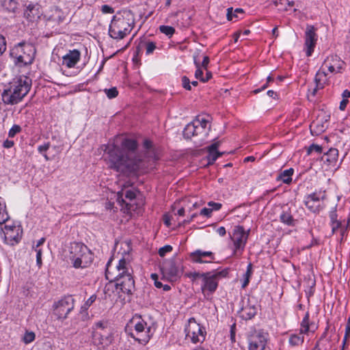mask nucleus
I'll use <instances>...</instances> for the list:
<instances>
[{
	"instance_id": "f257e3e1",
	"label": "nucleus",
	"mask_w": 350,
	"mask_h": 350,
	"mask_svg": "<svg viewBox=\"0 0 350 350\" xmlns=\"http://www.w3.org/2000/svg\"><path fill=\"white\" fill-rule=\"evenodd\" d=\"M116 140V143L120 142V146L113 143L105 149V161L109 167L122 174L135 172L141 161L137 155V141L124 137H117Z\"/></svg>"
},
{
	"instance_id": "f03ea898",
	"label": "nucleus",
	"mask_w": 350,
	"mask_h": 350,
	"mask_svg": "<svg viewBox=\"0 0 350 350\" xmlns=\"http://www.w3.org/2000/svg\"><path fill=\"white\" fill-rule=\"evenodd\" d=\"M133 269L129 260L124 258L119 260L116 267L112 268L111 260L107 264L105 276L110 282L115 281L117 288L126 295H131L135 289Z\"/></svg>"
},
{
	"instance_id": "7ed1b4c3",
	"label": "nucleus",
	"mask_w": 350,
	"mask_h": 350,
	"mask_svg": "<svg viewBox=\"0 0 350 350\" xmlns=\"http://www.w3.org/2000/svg\"><path fill=\"white\" fill-rule=\"evenodd\" d=\"M135 16L130 10L115 14L110 23L109 35L114 40H122L130 34L135 26Z\"/></svg>"
},
{
	"instance_id": "20e7f679",
	"label": "nucleus",
	"mask_w": 350,
	"mask_h": 350,
	"mask_svg": "<svg viewBox=\"0 0 350 350\" xmlns=\"http://www.w3.org/2000/svg\"><path fill=\"white\" fill-rule=\"evenodd\" d=\"M68 258L75 269H86L93 263L94 253L87 245L81 242L70 243Z\"/></svg>"
},
{
	"instance_id": "39448f33",
	"label": "nucleus",
	"mask_w": 350,
	"mask_h": 350,
	"mask_svg": "<svg viewBox=\"0 0 350 350\" xmlns=\"http://www.w3.org/2000/svg\"><path fill=\"white\" fill-rule=\"evenodd\" d=\"M30 88L31 83L27 78L18 79L9 89L4 90L2 94L3 100L7 104H17L27 94Z\"/></svg>"
},
{
	"instance_id": "423d86ee",
	"label": "nucleus",
	"mask_w": 350,
	"mask_h": 350,
	"mask_svg": "<svg viewBox=\"0 0 350 350\" xmlns=\"http://www.w3.org/2000/svg\"><path fill=\"white\" fill-rule=\"evenodd\" d=\"M35 47L29 43L21 42L14 46L10 55L15 59V63L19 66L31 64L35 57Z\"/></svg>"
},
{
	"instance_id": "0eeeda50",
	"label": "nucleus",
	"mask_w": 350,
	"mask_h": 350,
	"mask_svg": "<svg viewBox=\"0 0 350 350\" xmlns=\"http://www.w3.org/2000/svg\"><path fill=\"white\" fill-rule=\"evenodd\" d=\"M186 338L193 344L202 342L205 340L206 332L205 328L197 323L195 318L188 320V324L185 329Z\"/></svg>"
},
{
	"instance_id": "6e6552de",
	"label": "nucleus",
	"mask_w": 350,
	"mask_h": 350,
	"mask_svg": "<svg viewBox=\"0 0 350 350\" xmlns=\"http://www.w3.org/2000/svg\"><path fill=\"white\" fill-rule=\"evenodd\" d=\"M75 300L72 296L64 297L53 305V313L58 319H65L74 308Z\"/></svg>"
},
{
	"instance_id": "1a4fd4ad",
	"label": "nucleus",
	"mask_w": 350,
	"mask_h": 350,
	"mask_svg": "<svg viewBox=\"0 0 350 350\" xmlns=\"http://www.w3.org/2000/svg\"><path fill=\"white\" fill-rule=\"evenodd\" d=\"M268 336V333L262 329L252 332L248 336V350H265Z\"/></svg>"
},
{
	"instance_id": "9d476101",
	"label": "nucleus",
	"mask_w": 350,
	"mask_h": 350,
	"mask_svg": "<svg viewBox=\"0 0 350 350\" xmlns=\"http://www.w3.org/2000/svg\"><path fill=\"white\" fill-rule=\"evenodd\" d=\"M135 331L136 336L133 335V337L142 345H146L154 334L152 327L148 326L147 323L142 319L135 323Z\"/></svg>"
},
{
	"instance_id": "9b49d317",
	"label": "nucleus",
	"mask_w": 350,
	"mask_h": 350,
	"mask_svg": "<svg viewBox=\"0 0 350 350\" xmlns=\"http://www.w3.org/2000/svg\"><path fill=\"white\" fill-rule=\"evenodd\" d=\"M230 238L233 243L232 253L235 254L239 251H243L247 243L248 234L245 232L242 226H236L232 233H230Z\"/></svg>"
},
{
	"instance_id": "f8f14e48",
	"label": "nucleus",
	"mask_w": 350,
	"mask_h": 350,
	"mask_svg": "<svg viewBox=\"0 0 350 350\" xmlns=\"http://www.w3.org/2000/svg\"><path fill=\"white\" fill-rule=\"evenodd\" d=\"M194 124L196 126L195 135L197 139L194 142L196 144H202L205 142L211 129V124L208 120L202 116H198L194 120Z\"/></svg>"
},
{
	"instance_id": "ddd939ff",
	"label": "nucleus",
	"mask_w": 350,
	"mask_h": 350,
	"mask_svg": "<svg viewBox=\"0 0 350 350\" xmlns=\"http://www.w3.org/2000/svg\"><path fill=\"white\" fill-rule=\"evenodd\" d=\"M325 194L323 193L314 192L306 197L304 203L308 210L317 213L324 207L323 202Z\"/></svg>"
},
{
	"instance_id": "4468645a",
	"label": "nucleus",
	"mask_w": 350,
	"mask_h": 350,
	"mask_svg": "<svg viewBox=\"0 0 350 350\" xmlns=\"http://www.w3.org/2000/svg\"><path fill=\"white\" fill-rule=\"evenodd\" d=\"M5 241L8 244L14 245L19 242L22 236V229L19 226L5 224L2 229Z\"/></svg>"
},
{
	"instance_id": "2eb2a0df",
	"label": "nucleus",
	"mask_w": 350,
	"mask_h": 350,
	"mask_svg": "<svg viewBox=\"0 0 350 350\" xmlns=\"http://www.w3.org/2000/svg\"><path fill=\"white\" fill-rule=\"evenodd\" d=\"M345 63L336 55H332L324 60L322 67L330 73L336 74L342 72Z\"/></svg>"
},
{
	"instance_id": "dca6fc26",
	"label": "nucleus",
	"mask_w": 350,
	"mask_h": 350,
	"mask_svg": "<svg viewBox=\"0 0 350 350\" xmlns=\"http://www.w3.org/2000/svg\"><path fill=\"white\" fill-rule=\"evenodd\" d=\"M317 40L316 29L312 25H308L305 33V46L306 48V55L310 56L314 51Z\"/></svg>"
},
{
	"instance_id": "f3484780",
	"label": "nucleus",
	"mask_w": 350,
	"mask_h": 350,
	"mask_svg": "<svg viewBox=\"0 0 350 350\" xmlns=\"http://www.w3.org/2000/svg\"><path fill=\"white\" fill-rule=\"evenodd\" d=\"M204 277V284L202 289L204 293H212L217 289L218 285V273L212 274L211 273H206L202 274Z\"/></svg>"
},
{
	"instance_id": "a211bd4d",
	"label": "nucleus",
	"mask_w": 350,
	"mask_h": 350,
	"mask_svg": "<svg viewBox=\"0 0 350 350\" xmlns=\"http://www.w3.org/2000/svg\"><path fill=\"white\" fill-rule=\"evenodd\" d=\"M190 258L193 262L209 263L215 259V256L211 252L197 250L190 254Z\"/></svg>"
},
{
	"instance_id": "6ab92c4d",
	"label": "nucleus",
	"mask_w": 350,
	"mask_h": 350,
	"mask_svg": "<svg viewBox=\"0 0 350 350\" xmlns=\"http://www.w3.org/2000/svg\"><path fill=\"white\" fill-rule=\"evenodd\" d=\"M162 271L170 280H176L178 278H180L182 273V271L174 260L165 262L163 265Z\"/></svg>"
},
{
	"instance_id": "aec40b11",
	"label": "nucleus",
	"mask_w": 350,
	"mask_h": 350,
	"mask_svg": "<svg viewBox=\"0 0 350 350\" xmlns=\"http://www.w3.org/2000/svg\"><path fill=\"white\" fill-rule=\"evenodd\" d=\"M258 309L254 304H252L248 300L246 303L243 302L241 308L239 310V316L245 321H248L254 318L257 314Z\"/></svg>"
},
{
	"instance_id": "412c9836",
	"label": "nucleus",
	"mask_w": 350,
	"mask_h": 350,
	"mask_svg": "<svg viewBox=\"0 0 350 350\" xmlns=\"http://www.w3.org/2000/svg\"><path fill=\"white\" fill-rule=\"evenodd\" d=\"M326 70L323 69L321 66L316 73L314 77V82L316 83L315 88L313 89L312 94L315 96L319 90L323 89L329 83V78L326 72Z\"/></svg>"
},
{
	"instance_id": "4be33fe9",
	"label": "nucleus",
	"mask_w": 350,
	"mask_h": 350,
	"mask_svg": "<svg viewBox=\"0 0 350 350\" xmlns=\"http://www.w3.org/2000/svg\"><path fill=\"white\" fill-rule=\"evenodd\" d=\"M81 58V53L77 49L70 50L62 57V65L69 68H74L79 62Z\"/></svg>"
},
{
	"instance_id": "5701e85b",
	"label": "nucleus",
	"mask_w": 350,
	"mask_h": 350,
	"mask_svg": "<svg viewBox=\"0 0 350 350\" xmlns=\"http://www.w3.org/2000/svg\"><path fill=\"white\" fill-rule=\"evenodd\" d=\"M280 221L288 226H295L297 223V220L294 219L291 209L287 205H284L282 207V211L279 216Z\"/></svg>"
},
{
	"instance_id": "b1692460",
	"label": "nucleus",
	"mask_w": 350,
	"mask_h": 350,
	"mask_svg": "<svg viewBox=\"0 0 350 350\" xmlns=\"http://www.w3.org/2000/svg\"><path fill=\"white\" fill-rule=\"evenodd\" d=\"M40 12L38 5L29 4L24 12V16L29 21H34L39 18Z\"/></svg>"
},
{
	"instance_id": "393cba45",
	"label": "nucleus",
	"mask_w": 350,
	"mask_h": 350,
	"mask_svg": "<svg viewBox=\"0 0 350 350\" xmlns=\"http://www.w3.org/2000/svg\"><path fill=\"white\" fill-rule=\"evenodd\" d=\"M218 146L219 142H215L208 147L207 159L208 161V164L214 163V161H215L219 157Z\"/></svg>"
},
{
	"instance_id": "a878e982",
	"label": "nucleus",
	"mask_w": 350,
	"mask_h": 350,
	"mask_svg": "<svg viewBox=\"0 0 350 350\" xmlns=\"http://www.w3.org/2000/svg\"><path fill=\"white\" fill-rule=\"evenodd\" d=\"M143 48H145L146 55H150L157 48L156 43L150 41L141 40L136 48L137 53H139Z\"/></svg>"
},
{
	"instance_id": "bb28decb",
	"label": "nucleus",
	"mask_w": 350,
	"mask_h": 350,
	"mask_svg": "<svg viewBox=\"0 0 350 350\" xmlns=\"http://www.w3.org/2000/svg\"><path fill=\"white\" fill-rule=\"evenodd\" d=\"M293 173L294 170L293 168L284 170L279 173L277 176L276 180L285 184H290L292 182V176L293 175Z\"/></svg>"
},
{
	"instance_id": "cd10ccee",
	"label": "nucleus",
	"mask_w": 350,
	"mask_h": 350,
	"mask_svg": "<svg viewBox=\"0 0 350 350\" xmlns=\"http://www.w3.org/2000/svg\"><path fill=\"white\" fill-rule=\"evenodd\" d=\"M244 10L241 8L233 10L232 8H228L227 9L226 17L228 21H232L233 20L242 18L244 16Z\"/></svg>"
},
{
	"instance_id": "c85d7f7f",
	"label": "nucleus",
	"mask_w": 350,
	"mask_h": 350,
	"mask_svg": "<svg viewBox=\"0 0 350 350\" xmlns=\"http://www.w3.org/2000/svg\"><path fill=\"white\" fill-rule=\"evenodd\" d=\"M10 219L6 204L4 200L0 197V225L5 224Z\"/></svg>"
},
{
	"instance_id": "c756f323",
	"label": "nucleus",
	"mask_w": 350,
	"mask_h": 350,
	"mask_svg": "<svg viewBox=\"0 0 350 350\" xmlns=\"http://www.w3.org/2000/svg\"><path fill=\"white\" fill-rule=\"evenodd\" d=\"M95 342L98 340V345H100L102 348L109 345L111 342V337L109 335H103L100 333L96 332L94 335Z\"/></svg>"
},
{
	"instance_id": "7c9ffc66",
	"label": "nucleus",
	"mask_w": 350,
	"mask_h": 350,
	"mask_svg": "<svg viewBox=\"0 0 350 350\" xmlns=\"http://www.w3.org/2000/svg\"><path fill=\"white\" fill-rule=\"evenodd\" d=\"M196 125L194 124V120L186 125L183 130V136L186 139H191V137H196L195 130Z\"/></svg>"
},
{
	"instance_id": "2f4dec72",
	"label": "nucleus",
	"mask_w": 350,
	"mask_h": 350,
	"mask_svg": "<svg viewBox=\"0 0 350 350\" xmlns=\"http://www.w3.org/2000/svg\"><path fill=\"white\" fill-rule=\"evenodd\" d=\"M1 5L6 11L15 12L18 7V2L16 0H2Z\"/></svg>"
},
{
	"instance_id": "473e14b6",
	"label": "nucleus",
	"mask_w": 350,
	"mask_h": 350,
	"mask_svg": "<svg viewBox=\"0 0 350 350\" xmlns=\"http://www.w3.org/2000/svg\"><path fill=\"white\" fill-rule=\"evenodd\" d=\"M309 313L306 312L300 325V332L304 334H308L311 327L313 326L312 323L309 321Z\"/></svg>"
},
{
	"instance_id": "72a5a7b5",
	"label": "nucleus",
	"mask_w": 350,
	"mask_h": 350,
	"mask_svg": "<svg viewBox=\"0 0 350 350\" xmlns=\"http://www.w3.org/2000/svg\"><path fill=\"white\" fill-rule=\"evenodd\" d=\"M304 333L299 332V334H292L289 338V343L292 346H299L304 341Z\"/></svg>"
},
{
	"instance_id": "f704fd0d",
	"label": "nucleus",
	"mask_w": 350,
	"mask_h": 350,
	"mask_svg": "<svg viewBox=\"0 0 350 350\" xmlns=\"http://www.w3.org/2000/svg\"><path fill=\"white\" fill-rule=\"evenodd\" d=\"M194 63L196 66V70L195 72V77L197 79H200L202 82H206L208 80V77H202L203 71L200 67V63L198 62L196 57L194 58Z\"/></svg>"
},
{
	"instance_id": "c9c22d12",
	"label": "nucleus",
	"mask_w": 350,
	"mask_h": 350,
	"mask_svg": "<svg viewBox=\"0 0 350 350\" xmlns=\"http://www.w3.org/2000/svg\"><path fill=\"white\" fill-rule=\"evenodd\" d=\"M252 274V263H249L247 267L246 272L245 273L243 277L244 280L242 284V288H245L249 284L250 278Z\"/></svg>"
},
{
	"instance_id": "e433bc0d",
	"label": "nucleus",
	"mask_w": 350,
	"mask_h": 350,
	"mask_svg": "<svg viewBox=\"0 0 350 350\" xmlns=\"http://www.w3.org/2000/svg\"><path fill=\"white\" fill-rule=\"evenodd\" d=\"M326 161L329 163H333L337 160L338 151L336 148H330L326 153Z\"/></svg>"
},
{
	"instance_id": "4c0bfd02",
	"label": "nucleus",
	"mask_w": 350,
	"mask_h": 350,
	"mask_svg": "<svg viewBox=\"0 0 350 350\" xmlns=\"http://www.w3.org/2000/svg\"><path fill=\"white\" fill-rule=\"evenodd\" d=\"M36 339V334L33 332L32 331H29V330H26L23 338H22V341L27 345V344H29L31 342H32L33 341H34Z\"/></svg>"
},
{
	"instance_id": "58836bf2",
	"label": "nucleus",
	"mask_w": 350,
	"mask_h": 350,
	"mask_svg": "<svg viewBox=\"0 0 350 350\" xmlns=\"http://www.w3.org/2000/svg\"><path fill=\"white\" fill-rule=\"evenodd\" d=\"M159 29L162 33L166 35L169 38H171L175 33V29L171 26L161 25Z\"/></svg>"
},
{
	"instance_id": "ea45409f",
	"label": "nucleus",
	"mask_w": 350,
	"mask_h": 350,
	"mask_svg": "<svg viewBox=\"0 0 350 350\" xmlns=\"http://www.w3.org/2000/svg\"><path fill=\"white\" fill-rule=\"evenodd\" d=\"M96 295L95 294L90 296L88 300L85 302V304L81 306V311H86L92 305V304L96 301Z\"/></svg>"
},
{
	"instance_id": "a19ab883",
	"label": "nucleus",
	"mask_w": 350,
	"mask_h": 350,
	"mask_svg": "<svg viewBox=\"0 0 350 350\" xmlns=\"http://www.w3.org/2000/svg\"><path fill=\"white\" fill-rule=\"evenodd\" d=\"M104 92H105L107 96L109 99H112L116 98L118 95V91L116 88L113 87L109 89H105Z\"/></svg>"
},
{
	"instance_id": "79ce46f5",
	"label": "nucleus",
	"mask_w": 350,
	"mask_h": 350,
	"mask_svg": "<svg viewBox=\"0 0 350 350\" xmlns=\"http://www.w3.org/2000/svg\"><path fill=\"white\" fill-rule=\"evenodd\" d=\"M22 129L21 126L18 124H14L8 132L9 137H14L16 134L21 133Z\"/></svg>"
},
{
	"instance_id": "37998d69",
	"label": "nucleus",
	"mask_w": 350,
	"mask_h": 350,
	"mask_svg": "<svg viewBox=\"0 0 350 350\" xmlns=\"http://www.w3.org/2000/svg\"><path fill=\"white\" fill-rule=\"evenodd\" d=\"M172 250L171 245H167L159 250V254L161 257H163L167 253L170 252Z\"/></svg>"
},
{
	"instance_id": "c03bdc74",
	"label": "nucleus",
	"mask_w": 350,
	"mask_h": 350,
	"mask_svg": "<svg viewBox=\"0 0 350 350\" xmlns=\"http://www.w3.org/2000/svg\"><path fill=\"white\" fill-rule=\"evenodd\" d=\"M317 152L318 153H321L322 147L317 144H312L310 145L308 149V154H310L312 152Z\"/></svg>"
},
{
	"instance_id": "a18cd8bd",
	"label": "nucleus",
	"mask_w": 350,
	"mask_h": 350,
	"mask_svg": "<svg viewBox=\"0 0 350 350\" xmlns=\"http://www.w3.org/2000/svg\"><path fill=\"white\" fill-rule=\"evenodd\" d=\"M35 251L36 252V264L38 266V267H41L42 265V251L41 249H37L35 248Z\"/></svg>"
},
{
	"instance_id": "49530a36",
	"label": "nucleus",
	"mask_w": 350,
	"mask_h": 350,
	"mask_svg": "<svg viewBox=\"0 0 350 350\" xmlns=\"http://www.w3.org/2000/svg\"><path fill=\"white\" fill-rule=\"evenodd\" d=\"M350 338V327L349 326H346L345 327V336H344V338L342 340V349L341 350H344L345 349V347L347 344V340Z\"/></svg>"
},
{
	"instance_id": "de8ad7c7",
	"label": "nucleus",
	"mask_w": 350,
	"mask_h": 350,
	"mask_svg": "<svg viewBox=\"0 0 350 350\" xmlns=\"http://www.w3.org/2000/svg\"><path fill=\"white\" fill-rule=\"evenodd\" d=\"M181 81H182V85L185 89H186L187 90H191V85H190L191 82L188 77H187L186 76H183L181 79Z\"/></svg>"
},
{
	"instance_id": "09e8293b",
	"label": "nucleus",
	"mask_w": 350,
	"mask_h": 350,
	"mask_svg": "<svg viewBox=\"0 0 350 350\" xmlns=\"http://www.w3.org/2000/svg\"><path fill=\"white\" fill-rule=\"evenodd\" d=\"M6 50V42L5 38L0 35V56Z\"/></svg>"
},
{
	"instance_id": "8fccbe9b",
	"label": "nucleus",
	"mask_w": 350,
	"mask_h": 350,
	"mask_svg": "<svg viewBox=\"0 0 350 350\" xmlns=\"http://www.w3.org/2000/svg\"><path fill=\"white\" fill-rule=\"evenodd\" d=\"M332 233H336L338 230L342 228V224L340 221H335L332 223Z\"/></svg>"
},
{
	"instance_id": "3c124183",
	"label": "nucleus",
	"mask_w": 350,
	"mask_h": 350,
	"mask_svg": "<svg viewBox=\"0 0 350 350\" xmlns=\"http://www.w3.org/2000/svg\"><path fill=\"white\" fill-rule=\"evenodd\" d=\"M50 148V143L46 142L43 145H40L38 147V151L40 154L46 153V152Z\"/></svg>"
},
{
	"instance_id": "603ef678",
	"label": "nucleus",
	"mask_w": 350,
	"mask_h": 350,
	"mask_svg": "<svg viewBox=\"0 0 350 350\" xmlns=\"http://www.w3.org/2000/svg\"><path fill=\"white\" fill-rule=\"evenodd\" d=\"M101 11L103 14H112L114 12V9L108 5H103L101 7Z\"/></svg>"
},
{
	"instance_id": "864d4df0",
	"label": "nucleus",
	"mask_w": 350,
	"mask_h": 350,
	"mask_svg": "<svg viewBox=\"0 0 350 350\" xmlns=\"http://www.w3.org/2000/svg\"><path fill=\"white\" fill-rule=\"evenodd\" d=\"M213 209L208 208H203L200 211V215L209 217H211Z\"/></svg>"
},
{
	"instance_id": "5fc2aeb1",
	"label": "nucleus",
	"mask_w": 350,
	"mask_h": 350,
	"mask_svg": "<svg viewBox=\"0 0 350 350\" xmlns=\"http://www.w3.org/2000/svg\"><path fill=\"white\" fill-rule=\"evenodd\" d=\"M235 330H236V323H233L232 325H230V340L232 342L235 340Z\"/></svg>"
},
{
	"instance_id": "6e6d98bb",
	"label": "nucleus",
	"mask_w": 350,
	"mask_h": 350,
	"mask_svg": "<svg viewBox=\"0 0 350 350\" xmlns=\"http://www.w3.org/2000/svg\"><path fill=\"white\" fill-rule=\"evenodd\" d=\"M185 275L187 278H191L192 280H196L198 278H199L200 276H202L200 273H199L198 272H188V273H185Z\"/></svg>"
},
{
	"instance_id": "4d7b16f0",
	"label": "nucleus",
	"mask_w": 350,
	"mask_h": 350,
	"mask_svg": "<svg viewBox=\"0 0 350 350\" xmlns=\"http://www.w3.org/2000/svg\"><path fill=\"white\" fill-rule=\"evenodd\" d=\"M125 198L129 200L130 201L133 200L135 198V192L131 190H127L125 193Z\"/></svg>"
},
{
	"instance_id": "13d9d810",
	"label": "nucleus",
	"mask_w": 350,
	"mask_h": 350,
	"mask_svg": "<svg viewBox=\"0 0 350 350\" xmlns=\"http://www.w3.org/2000/svg\"><path fill=\"white\" fill-rule=\"evenodd\" d=\"M348 226H349V223L347 224L346 226H342V228L339 230L340 234L341 236L340 242L342 241L344 237L347 235V230Z\"/></svg>"
},
{
	"instance_id": "bf43d9fd",
	"label": "nucleus",
	"mask_w": 350,
	"mask_h": 350,
	"mask_svg": "<svg viewBox=\"0 0 350 350\" xmlns=\"http://www.w3.org/2000/svg\"><path fill=\"white\" fill-rule=\"evenodd\" d=\"M14 145V142L13 140L6 139L3 142V147L5 148H10Z\"/></svg>"
},
{
	"instance_id": "052dcab7",
	"label": "nucleus",
	"mask_w": 350,
	"mask_h": 350,
	"mask_svg": "<svg viewBox=\"0 0 350 350\" xmlns=\"http://www.w3.org/2000/svg\"><path fill=\"white\" fill-rule=\"evenodd\" d=\"M230 271V268H226L221 271H220V278H226L228 276L229 272Z\"/></svg>"
},
{
	"instance_id": "680f3d73",
	"label": "nucleus",
	"mask_w": 350,
	"mask_h": 350,
	"mask_svg": "<svg viewBox=\"0 0 350 350\" xmlns=\"http://www.w3.org/2000/svg\"><path fill=\"white\" fill-rule=\"evenodd\" d=\"M348 102L347 99H342L340 103L339 109L342 111L345 110Z\"/></svg>"
},
{
	"instance_id": "e2e57ef3",
	"label": "nucleus",
	"mask_w": 350,
	"mask_h": 350,
	"mask_svg": "<svg viewBox=\"0 0 350 350\" xmlns=\"http://www.w3.org/2000/svg\"><path fill=\"white\" fill-rule=\"evenodd\" d=\"M95 326L96 328L104 329L106 328L107 323H104L103 321H98V322L96 323Z\"/></svg>"
},
{
	"instance_id": "0e129e2a",
	"label": "nucleus",
	"mask_w": 350,
	"mask_h": 350,
	"mask_svg": "<svg viewBox=\"0 0 350 350\" xmlns=\"http://www.w3.org/2000/svg\"><path fill=\"white\" fill-rule=\"evenodd\" d=\"M208 62H209L208 57L204 55L202 62V67L204 68V69H206Z\"/></svg>"
},
{
	"instance_id": "69168bd1",
	"label": "nucleus",
	"mask_w": 350,
	"mask_h": 350,
	"mask_svg": "<svg viewBox=\"0 0 350 350\" xmlns=\"http://www.w3.org/2000/svg\"><path fill=\"white\" fill-rule=\"evenodd\" d=\"M144 147L146 149H150L152 147V142L149 139H145L144 141Z\"/></svg>"
},
{
	"instance_id": "338daca9",
	"label": "nucleus",
	"mask_w": 350,
	"mask_h": 350,
	"mask_svg": "<svg viewBox=\"0 0 350 350\" xmlns=\"http://www.w3.org/2000/svg\"><path fill=\"white\" fill-rule=\"evenodd\" d=\"M43 348L45 350H52V344L49 341L44 342L43 343Z\"/></svg>"
},
{
	"instance_id": "774afa93",
	"label": "nucleus",
	"mask_w": 350,
	"mask_h": 350,
	"mask_svg": "<svg viewBox=\"0 0 350 350\" xmlns=\"http://www.w3.org/2000/svg\"><path fill=\"white\" fill-rule=\"evenodd\" d=\"M342 96L343 99H347L350 97V92L348 90H345L343 91L342 94Z\"/></svg>"
}]
</instances>
